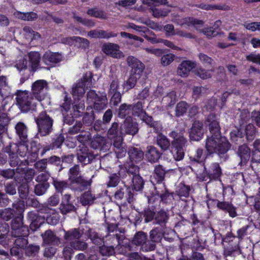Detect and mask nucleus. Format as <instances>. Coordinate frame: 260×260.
I'll return each instance as SVG.
<instances>
[{"label": "nucleus", "mask_w": 260, "mask_h": 260, "mask_svg": "<svg viewBox=\"0 0 260 260\" xmlns=\"http://www.w3.org/2000/svg\"><path fill=\"white\" fill-rule=\"evenodd\" d=\"M161 234L158 228H153L149 233L139 231L135 233L132 241V244L140 247V250L144 252L152 251L155 249L156 244L161 242Z\"/></svg>", "instance_id": "f257e3e1"}, {"label": "nucleus", "mask_w": 260, "mask_h": 260, "mask_svg": "<svg viewBox=\"0 0 260 260\" xmlns=\"http://www.w3.org/2000/svg\"><path fill=\"white\" fill-rule=\"evenodd\" d=\"M231 145L224 137L211 135L206 141L205 148L209 155L215 153L219 158L221 162L228 160L230 156L228 154Z\"/></svg>", "instance_id": "f03ea898"}, {"label": "nucleus", "mask_w": 260, "mask_h": 260, "mask_svg": "<svg viewBox=\"0 0 260 260\" xmlns=\"http://www.w3.org/2000/svg\"><path fill=\"white\" fill-rule=\"evenodd\" d=\"M68 177L69 187L72 190L82 192L90 189L93 176L89 179L84 177L79 165H75L69 169Z\"/></svg>", "instance_id": "7ed1b4c3"}, {"label": "nucleus", "mask_w": 260, "mask_h": 260, "mask_svg": "<svg viewBox=\"0 0 260 260\" xmlns=\"http://www.w3.org/2000/svg\"><path fill=\"white\" fill-rule=\"evenodd\" d=\"M48 83L45 80H38L34 82L31 86L29 93L35 99L40 102L43 106L50 104V98L48 94Z\"/></svg>", "instance_id": "20e7f679"}, {"label": "nucleus", "mask_w": 260, "mask_h": 260, "mask_svg": "<svg viewBox=\"0 0 260 260\" xmlns=\"http://www.w3.org/2000/svg\"><path fill=\"white\" fill-rule=\"evenodd\" d=\"M16 105L22 113L32 112L37 109V103L35 98L28 90H18L16 91Z\"/></svg>", "instance_id": "39448f33"}, {"label": "nucleus", "mask_w": 260, "mask_h": 260, "mask_svg": "<svg viewBox=\"0 0 260 260\" xmlns=\"http://www.w3.org/2000/svg\"><path fill=\"white\" fill-rule=\"evenodd\" d=\"M84 234V229L80 228L71 229L64 231V239L76 250L84 251L88 247V244L83 240H81L83 234Z\"/></svg>", "instance_id": "423d86ee"}, {"label": "nucleus", "mask_w": 260, "mask_h": 260, "mask_svg": "<svg viewBox=\"0 0 260 260\" xmlns=\"http://www.w3.org/2000/svg\"><path fill=\"white\" fill-rule=\"evenodd\" d=\"M35 121L37 125L38 137H46L52 133L54 120L46 111L40 112L37 117H35Z\"/></svg>", "instance_id": "0eeeda50"}, {"label": "nucleus", "mask_w": 260, "mask_h": 260, "mask_svg": "<svg viewBox=\"0 0 260 260\" xmlns=\"http://www.w3.org/2000/svg\"><path fill=\"white\" fill-rule=\"evenodd\" d=\"M40 59V54L38 52L31 51L28 53L23 59L19 60L15 67L20 72L28 70L34 73L39 68Z\"/></svg>", "instance_id": "6e6552de"}, {"label": "nucleus", "mask_w": 260, "mask_h": 260, "mask_svg": "<svg viewBox=\"0 0 260 260\" xmlns=\"http://www.w3.org/2000/svg\"><path fill=\"white\" fill-rule=\"evenodd\" d=\"M4 150L8 155V162L11 167L23 168L28 165L27 160H21L18 155V153L21 156H24L26 154V153L24 152L21 153L20 147L16 150L17 152H16L12 150L11 144H9L6 147H4Z\"/></svg>", "instance_id": "1a4fd4ad"}, {"label": "nucleus", "mask_w": 260, "mask_h": 260, "mask_svg": "<svg viewBox=\"0 0 260 260\" xmlns=\"http://www.w3.org/2000/svg\"><path fill=\"white\" fill-rule=\"evenodd\" d=\"M203 168V172L202 173H199L198 178L199 180L202 181H209L211 180H218L222 174V170L219 164L217 162H213L207 168L205 164Z\"/></svg>", "instance_id": "9d476101"}, {"label": "nucleus", "mask_w": 260, "mask_h": 260, "mask_svg": "<svg viewBox=\"0 0 260 260\" xmlns=\"http://www.w3.org/2000/svg\"><path fill=\"white\" fill-rule=\"evenodd\" d=\"M50 178V174L47 172H44L39 174L35 180L37 182L34 186L33 192L37 196H42L46 193L50 187L48 182Z\"/></svg>", "instance_id": "9b49d317"}, {"label": "nucleus", "mask_w": 260, "mask_h": 260, "mask_svg": "<svg viewBox=\"0 0 260 260\" xmlns=\"http://www.w3.org/2000/svg\"><path fill=\"white\" fill-rule=\"evenodd\" d=\"M72 199L73 197L70 194L66 193L62 195L59 209L62 215H66L71 213H77L78 205L77 203L75 202V200H72Z\"/></svg>", "instance_id": "f8f14e48"}, {"label": "nucleus", "mask_w": 260, "mask_h": 260, "mask_svg": "<svg viewBox=\"0 0 260 260\" xmlns=\"http://www.w3.org/2000/svg\"><path fill=\"white\" fill-rule=\"evenodd\" d=\"M139 130L138 123L131 117H126L120 126L119 134L123 136L129 135L134 136Z\"/></svg>", "instance_id": "ddd939ff"}, {"label": "nucleus", "mask_w": 260, "mask_h": 260, "mask_svg": "<svg viewBox=\"0 0 260 260\" xmlns=\"http://www.w3.org/2000/svg\"><path fill=\"white\" fill-rule=\"evenodd\" d=\"M14 246L10 249V254L17 258L23 256V251L28 244L27 237H15Z\"/></svg>", "instance_id": "4468645a"}, {"label": "nucleus", "mask_w": 260, "mask_h": 260, "mask_svg": "<svg viewBox=\"0 0 260 260\" xmlns=\"http://www.w3.org/2000/svg\"><path fill=\"white\" fill-rule=\"evenodd\" d=\"M205 124L209 127L211 135L221 136L218 116L214 113H210L205 121Z\"/></svg>", "instance_id": "2eb2a0df"}, {"label": "nucleus", "mask_w": 260, "mask_h": 260, "mask_svg": "<svg viewBox=\"0 0 260 260\" xmlns=\"http://www.w3.org/2000/svg\"><path fill=\"white\" fill-rule=\"evenodd\" d=\"M24 171V168L7 169L1 171L0 175L5 179H13L16 183H20L23 181V174Z\"/></svg>", "instance_id": "dca6fc26"}, {"label": "nucleus", "mask_w": 260, "mask_h": 260, "mask_svg": "<svg viewBox=\"0 0 260 260\" xmlns=\"http://www.w3.org/2000/svg\"><path fill=\"white\" fill-rule=\"evenodd\" d=\"M153 224L159 225L154 228L159 229L161 234V239L162 240L164 235L166 223L168 221L170 215L169 213L166 212L165 210L161 209L156 212Z\"/></svg>", "instance_id": "f3484780"}, {"label": "nucleus", "mask_w": 260, "mask_h": 260, "mask_svg": "<svg viewBox=\"0 0 260 260\" xmlns=\"http://www.w3.org/2000/svg\"><path fill=\"white\" fill-rule=\"evenodd\" d=\"M188 133L190 141H200L204 134L203 123L199 120H195L189 129Z\"/></svg>", "instance_id": "a211bd4d"}, {"label": "nucleus", "mask_w": 260, "mask_h": 260, "mask_svg": "<svg viewBox=\"0 0 260 260\" xmlns=\"http://www.w3.org/2000/svg\"><path fill=\"white\" fill-rule=\"evenodd\" d=\"M90 145L91 147L94 149L106 152L110 149L112 142L104 137L98 136L93 138Z\"/></svg>", "instance_id": "6ab92c4d"}, {"label": "nucleus", "mask_w": 260, "mask_h": 260, "mask_svg": "<svg viewBox=\"0 0 260 260\" xmlns=\"http://www.w3.org/2000/svg\"><path fill=\"white\" fill-rule=\"evenodd\" d=\"M27 219L29 221V229L32 232L38 230L45 221V217L34 211L28 212L27 214Z\"/></svg>", "instance_id": "aec40b11"}, {"label": "nucleus", "mask_w": 260, "mask_h": 260, "mask_svg": "<svg viewBox=\"0 0 260 260\" xmlns=\"http://www.w3.org/2000/svg\"><path fill=\"white\" fill-rule=\"evenodd\" d=\"M134 192L130 187L125 185L120 187L115 192L114 196V199L118 201L122 200L126 201L128 203L133 202L134 199Z\"/></svg>", "instance_id": "412c9836"}, {"label": "nucleus", "mask_w": 260, "mask_h": 260, "mask_svg": "<svg viewBox=\"0 0 260 260\" xmlns=\"http://www.w3.org/2000/svg\"><path fill=\"white\" fill-rule=\"evenodd\" d=\"M43 246H59L61 244L60 239L51 230L46 231L41 234Z\"/></svg>", "instance_id": "4be33fe9"}, {"label": "nucleus", "mask_w": 260, "mask_h": 260, "mask_svg": "<svg viewBox=\"0 0 260 260\" xmlns=\"http://www.w3.org/2000/svg\"><path fill=\"white\" fill-rule=\"evenodd\" d=\"M102 51L107 55L115 58H121L124 57L123 53L119 50L118 44L107 43L102 46Z\"/></svg>", "instance_id": "5701e85b"}, {"label": "nucleus", "mask_w": 260, "mask_h": 260, "mask_svg": "<svg viewBox=\"0 0 260 260\" xmlns=\"http://www.w3.org/2000/svg\"><path fill=\"white\" fill-rule=\"evenodd\" d=\"M128 66L131 68L130 73L141 76L145 66L144 64L137 58L129 56L126 59Z\"/></svg>", "instance_id": "b1692460"}, {"label": "nucleus", "mask_w": 260, "mask_h": 260, "mask_svg": "<svg viewBox=\"0 0 260 260\" xmlns=\"http://www.w3.org/2000/svg\"><path fill=\"white\" fill-rule=\"evenodd\" d=\"M123 137L119 134V136L113 138V150L118 158L124 157L126 153L125 145L123 143Z\"/></svg>", "instance_id": "393cba45"}, {"label": "nucleus", "mask_w": 260, "mask_h": 260, "mask_svg": "<svg viewBox=\"0 0 260 260\" xmlns=\"http://www.w3.org/2000/svg\"><path fill=\"white\" fill-rule=\"evenodd\" d=\"M236 154L240 158L239 165L241 167L246 166L251 156L250 148L246 144L241 145L238 147Z\"/></svg>", "instance_id": "a878e982"}, {"label": "nucleus", "mask_w": 260, "mask_h": 260, "mask_svg": "<svg viewBox=\"0 0 260 260\" xmlns=\"http://www.w3.org/2000/svg\"><path fill=\"white\" fill-rule=\"evenodd\" d=\"M97 156L96 154L95 155L92 151H89L86 147H83L80 149L77 153L78 160L84 165L91 162Z\"/></svg>", "instance_id": "bb28decb"}, {"label": "nucleus", "mask_w": 260, "mask_h": 260, "mask_svg": "<svg viewBox=\"0 0 260 260\" xmlns=\"http://www.w3.org/2000/svg\"><path fill=\"white\" fill-rule=\"evenodd\" d=\"M168 170L161 165H157L154 166L153 175L151 176V181L153 183H161L165 178L166 174Z\"/></svg>", "instance_id": "cd10ccee"}, {"label": "nucleus", "mask_w": 260, "mask_h": 260, "mask_svg": "<svg viewBox=\"0 0 260 260\" xmlns=\"http://www.w3.org/2000/svg\"><path fill=\"white\" fill-rule=\"evenodd\" d=\"M84 235L90 239L92 243L98 246L104 242V237L93 229L86 228V230L84 229Z\"/></svg>", "instance_id": "c85d7f7f"}, {"label": "nucleus", "mask_w": 260, "mask_h": 260, "mask_svg": "<svg viewBox=\"0 0 260 260\" xmlns=\"http://www.w3.org/2000/svg\"><path fill=\"white\" fill-rule=\"evenodd\" d=\"M162 156V153L154 146H148L145 151V157L147 160L152 164L158 161Z\"/></svg>", "instance_id": "c756f323"}, {"label": "nucleus", "mask_w": 260, "mask_h": 260, "mask_svg": "<svg viewBox=\"0 0 260 260\" xmlns=\"http://www.w3.org/2000/svg\"><path fill=\"white\" fill-rule=\"evenodd\" d=\"M62 59V56L59 53H54L52 52H46L43 57L42 61L46 65L53 66L55 64L61 61Z\"/></svg>", "instance_id": "7c9ffc66"}, {"label": "nucleus", "mask_w": 260, "mask_h": 260, "mask_svg": "<svg viewBox=\"0 0 260 260\" xmlns=\"http://www.w3.org/2000/svg\"><path fill=\"white\" fill-rule=\"evenodd\" d=\"M64 135L62 134L55 135L52 139L51 143L43 149L41 152V156H43L48 150L60 148L64 141Z\"/></svg>", "instance_id": "2f4dec72"}, {"label": "nucleus", "mask_w": 260, "mask_h": 260, "mask_svg": "<svg viewBox=\"0 0 260 260\" xmlns=\"http://www.w3.org/2000/svg\"><path fill=\"white\" fill-rule=\"evenodd\" d=\"M15 129L17 136L21 142L24 143L28 141V128L24 122L21 121L17 122L15 126Z\"/></svg>", "instance_id": "473e14b6"}, {"label": "nucleus", "mask_w": 260, "mask_h": 260, "mask_svg": "<svg viewBox=\"0 0 260 260\" xmlns=\"http://www.w3.org/2000/svg\"><path fill=\"white\" fill-rule=\"evenodd\" d=\"M39 211L42 213L49 214L46 218V222L49 224L55 225L59 222L60 216L54 210H51L47 207H42L39 209Z\"/></svg>", "instance_id": "72a5a7b5"}, {"label": "nucleus", "mask_w": 260, "mask_h": 260, "mask_svg": "<svg viewBox=\"0 0 260 260\" xmlns=\"http://www.w3.org/2000/svg\"><path fill=\"white\" fill-rule=\"evenodd\" d=\"M196 67V64L190 60H184L177 68V74L182 77L188 76L190 72Z\"/></svg>", "instance_id": "f704fd0d"}, {"label": "nucleus", "mask_w": 260, "mask_h": 260, "mask_svg": "<svg viewBox=\"0 0 260 260\" xmlns=\"http://www.w3.org/2000/svg\"><path fill=\"white\" fill-rule=\"evenodd\" d=\"M142 121L145 122L148 126L152 128L153 132L155 133L160 132L162 128V125L160 121H155L151 116L149 115L147 113L140 118Z\"/></svg>", "instance_id": "c9c22d12"}, {"label": "nucleus", "mask_w": 260, "mask_h": 260, "mask_svg": "<svg viewBox=\"0 0 260 260\" xmlns=\"http://www.w3.org/2000/svg\"><path fill=\"white\" fill-rule=\"evenodd\" d=\"M217 207L229 214L231 217H235L237 216L236 212V208L233 205L229 202H220L216 200Z\"/></svg>", "instance_id": "e433bc0d"}, {"label": "nucleus", "mask_w": 260, "mask_h": 260, "mask_svg": "<svg viewBox=\"0 0 260 260\" xmlns=\"http://www.w3.org/2000/svg\"><path fill=\"white\" fill-rule=\"evenodd\" d=\"M120 168V170H123V174H126L127 176H128L129 178H131L132 176H135V175H138L140 174V168L137 166L135 165L133 162H127L124 164L123 166H119Z\"/></svg>", "instance_id": "4c0bfd02"}, {"label": "nucleus", "mask_w": 260, "mask_h": 260, "mask_svg": "<svg viewBox=\"0 0 260 260\" xmlns=\"http://www.w3.org/2000/svg\"><path fill=\"white\" fill-rule=\"evenodd\" d=\"M203 149L201 148H199L196 151V154L194 156H190L189 159L191 161V169L192 171L198 173L199 170L197 169L196 167L199 166L201 168L204 166V163L200 160V159L203 153Z\"/></svg>", "instance_id": "58836bf2"}, {"label": "nucleus", "mask_w": 260, "mask_h": 260, "mask_svg": "<svg viewBox=\"0 0 260 260\" xmlns=\"http://www.w3.org/2000/svg\"><path fill=\"white\" fill-rule=\"evenodd\" d=\"M87 191L84 192L79 198V201L83 206H90L93 205L96 198L95 194L91 190L87 189Z\"/></svg>", "instance_id": "ea45409f"}, {"label": "nucleus", "mask_w": 260, "mask_h": 260, "mask_svg": "<svg viewBox=\"0 0 260 260\" xmlns=\"http://www.w3.org/2000/svg\"><path fill=\"white\" fill-rule=\"evenodd\" d=\"M20 147L23 150L25 149L26 151H28L31 158L35 160L38 157V152L41 148V145L35 141H32L30 143L29 148H28L27 146L24 145H21Z\"/></svg>", "instance_id": "a19ab883"}, {"label": "nucleus", "mask_w": 260, "mask_h": 260, "mask_svg": "<svg viewBox=\"0 0 260 260\" xmlns=\"http://www.w3.org/2000/svg\"><path fill=\"white\" fill-rule=\"evenodd\" d=\"M129 158L132 162L141 161L144 158V152L140 148L131 147L128 150Z\"/></svg>", "instance_id": "79ce46f5"}, {"label": "nucleus", "mask_w": 260, "mask_h": 260, "mask_svg": "<svg viewBox=\"0 0 260 260\" xmlns=\"http://www.w3.org/2000/svg\"><path fill=\"white\" fill-rule=\"evenodd\" d=\"M129 179L131 180V183L129 187L133 192L134 191H142L144 188V181L140 174L132 176Z\"/></svg>", "instance_id": "37998d69"}, {"label": "nucleus", "mask_w": 260, "mask_h": 260, "mask_svg": "<svg viewBox=\"0 0 260 260\" xmlns=\"http://www.w3.org/2000/svg\"><path fill=\"white\" fill-rule=\"evenodd\" d=\"M127 178L126 174H123V172L119 170L117 173H113L109 176V181L107 183L108 187H115L118 185L121 178L124 179Z\"/></svg>", "instance_id": "c03bdc74"}, {"label": "nucleus", "mask_w": 260, "mask_h": 260, "mask_svg": "<svg viewBox=\"0 0 260 260\" xmlns=\"http://www.w3.org/2000/svg\"><path fill=\"white\" fill-rule=\"evenodd\" d=\"M158 133V134L156 137V144L160 148L161 150L167 151L170 148L171 143L165 135L159 132Z\"/></svg>", "instance_id": "a18cd8bd"}, {"label": "nucleus", "mask_w": 260, "mask_h": 260, "mask_svg": "<svg viewBox=\"0 0 260 260\" xmlns=\"http://www.w3.org/2000/svg\"><path fill=\"white\" fill-rule=\"evenodd\" d=\"M156 211L153 207H148L145 208L144 210L140 213V214L143 216L144 219L145 223H153Z\"/></svg>", "instance_id": "49530a36"}, {"label": "nucleus", "mask_w": 260, "mask_h": 260, "mask_svg": "<svg viewBox=\"0 0 260 260\" xmlns=\"http://www.w3.org/2000/svg\"><path fill=\"white\" fill-rule=\"evenodd\" d=\"M40 250V246L36 243L28 244L24 250L23 251V254L30 257L37 256Z\"/></svg>", "instance_id": "de8ad7c7"}, {"label": "nucleus", "mask_w": 260, "mask_h": 260, "mask_svg": "<svg viewBox=\"0 0 260 260\" xmlns=\"http://www.w3.org/2000/svg\"><path fill=\"white\" fill-rule=\"evenodd\" d=\"M98 252L103 256L109 257L114 255L115 253V248L114 245H107L105 242L98 246Z\"/></svg>", "instance_id": "09e8293b"}, {"label": "nucleus", "mask_w": 260, "mask_h": 260, "mask_svg": "<svg viewBox=\"0 0 260 260\" xmlns=\"http://www.w3.org/2000/svg\"><path fill=\"white\" fill-rule=\"evenodd\" d=\"M131 105L123 103L121 104L117 110V116L120 118H126L131 117L132 113Z\"/></svg>", "instance_id": "8fccbe9b"}, {"label": "nucleus", "mask_w": 260, "mask_h": 260, "mask_svg": "<svg viewBox=\"0 0 260 260\" xmlns=\"http://www.w3.org/2000/svg\"><path fill=\"white\" fill-rule=\"evenodd\" d=\"M204 22L202 20L196 19L194 17H188L183 19L180 23V25L186 24L187 26H193L196 29L202 26Z\"/></svg>", "instance_id": "3c124183"}, {"label": "nucleus", "mask_w": 260, "mask_h": 260, "mask_svg": "<svg viewBox=\"0 0 260 260\" xmlns=\"http://www.w3.org/2000/svg\"><path fill=\"white\" fill-rule=\"evenodd\" d=\"M30 230L27 225H23L21 227L11 231V234L12 238L15 237H28Z\"/></svg>", "instance_id": "603ef678"}, {"label": "nucleus", "mask_w": 260, "mask_h": 260, "mask_svg": "<svg viewBox=\"0 0 260 260\" xmlns=\"http://www.w3.org/2000/svg\"><path fill=\"white\" fill-rule=\"evenodd\" d=\"M18 183L17 190L19 196L21 199L24 200L28 197L29 186L27 182H23V181Z\"/></svg>", "instance_id": "864d4df0"}, {"label": "nucleus", "mask_w": 260, "mask_h": 260, "mask_svg": "<svg viewBox=\"0 0 260 260\" xmlns=\"http://www.w3.org/2000/svg\"><path fill=\"white\" fill-rule=\"evenodd\" d=\"M190 191V187L189 186L184 184H180L178 186V188L176 190L175 195L178 196L181 200L183 201L184 200L182 198L184 197L186 198L188 197Z\"/></svg>", "instance_id": "5fc2aeb1"}, {"label": "nucleus", "mask_w": 260, "mask_h": 260, "mask_svg": "<svg viewBox=\"0 0 260 260\" xmlns=\"http://www.w3.org/2000/svg\"><path fill=\"white\" fill-rule=\"evenodd\" d=\"M187 143V139L183 136H179L177 139L173 140L171 142L172 149H184V147Z\"/></svg>", "instance_id": "6e6d98bb"}, {"label": "nucleus", "mask_w": 260, "mask_h": 260, "mask_svg": "<svg viewBox=\"0 0 260 260\" xmlns=\"http://www.w3.org/2000/svg\"><path fill=\"white\" fill-rule=\"evenodd\" d=\"M132 114L135 116H138L140 118L146 113V112L143 109V103L142 102H138L137 103L131 105Z\"/></svg>", "instance_id": "4d7b16f0"}, {"label": "nucleus", "mask_w": 260, "mask_h": 260, "mask_svg": "<svg viewBox=\"0 0 260 260\" xmlns=\"http://www.w3.org/2000/svg\"><path fill=\"white\" fill-rule=\"evenodd\" d=\"M107 240L110 241L111 245L117 246L119 245L120 241H121L122 238H124V235L120 233V232H116V233H109L107 234L106 236Z\"/></svg>", "instance_id": "13d9d810"}, {"label": "nucleus", "mask_w": 260, "mask_h": 260, "mask_svg": "<svg viewBox=\"0 0 260 260\" xmlns=\"http://www.w3.org/2000/svg\"><path fill=\"white\" fill-rule=\"evenodd\" d=\"M189 105L185 101H180L176 105L175 108V116L177 117L184 115L188 109Z\"/></svg>", "instance_id": "bf43d9fd"}, {"label": "nucleus", "mask_w": 260, "mask_h": 260, "mask_svg": "<svg viewBox=\"0 0 260 260\" xmlns=\"http://www.w3.org/2000/svg\"><path fill=\"white\" fill-rule=\"evenodd\" d=\"M72 17L74 21L79 22L82 25L88 27H93L95 24V22L92 19L82 18V17L77 16L75 12H72Z\"/></svg>", "instance_id": "052dcab7"}, {"label": "nucleus", "mask_w": 260, "mask_h": 260, "mask_svg": "<svg viewBox=\"0 0 260 260\" xmlns=\"http://www.w3.org/2000/svg\"><path fill=\"white\" fill-rule=\"evenodd\" d=\"M107 101L106 95H101L100 99L93 103V109L97 112H100L106 109L107 104Z\"/></svg>", "instance_id": "680f3d73"}, {"label": "nucleus", "mask_w": 260, "mask_h": 260, "mask_svg": "<svg viewBox=\"0 0 260 260\" xmlns=\"http://www.w3.org/2000/svg\"><path fill=\"white\" fill-rule=\"evenodd\" d=\"M256 133V127L251 123L247 125L244 129V135L247 141H250L254 139Z\"/></svg>", "instance_id": "e2e57ef3"}, {"label": "nucleus", "mask_w": 260, "mask_h": 260, "mask_svg": "<svg viewBox=\"0 0 260 260\" xmlns=\"http://www.w3.org/2000/svg\"><path fill=\"white\" fill-rule=\"evenodd\" d=\"M141 76H138L136 75L130 73L128 79L123 84V87L126 90L131 89L135 87L137 80Z\"/></svg>", "instance_id": "0e129e2a"}, {"label": "nucleus", "mask_w": 260, "mask_h": 260, "mask_svg": "<svg viewBox=\"0 0 260 260\" xmlns=\"http://www.w3.org/2000/svg\"><path fill=\"white\" fill-rule=\"evenodd\" d=\"M177 99L175 91H172L167 94L162 99V101L166 104V107L169 108L173 106L176 102Z\"/></svg>", "instance_id": "69168bd1"}, {"label": "nucleus", "mask_w": 260, "mask_h": 260, "mask_svg": "<svg viewBox=\"0 0 260 260\" xmlns=\"http://www.w3.org/2000/svg\"><path fill=\"white\" fill-rule=\"evenodd\" d=\"M53 185L57 192L62 193L63 190L68 187L67 181L53 178Z\"/></svg>", "instance_id": "338daca9"}, {"label": "nucleus", "mask_w": 260, "mask_h": 260, "mask_svg": "<svg viewBox=\"0 0 260 260\" xmlns=\"http://www.w3.org/2000/svg\"><path fill=\"white\" fill-rule=\"evenodd\" d=\"M85 85L83 82L79 83L72 88V95L75 99H76V96L79 98L85 93Z\"/></svg>", "instance_id": "774afa93"}]
</instances>
